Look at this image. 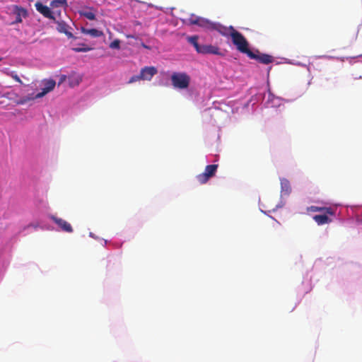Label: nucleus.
<instances>
[{
    "label": "nucleus",
    "instance_id": "7ed1b4c3",
    "mask_svg": "<svg viewBox=\"0 0 362 362\" xmlns=\"http://www.w3.org/2000/svg\"><path fill=\"white\" fill-rule=\"evenodd\" d=\"M240 52L247 54L248 57L252 59H256L259 62L264 64H269L273 62V57L267 54H255L249 49V42L246 41L243 45V47L238 50Z\"/></svg>",
    "mask_w": 362,
    "mask_h": 362
},
{
    "label": "nucleus",
    "instance_id": "1a4fd4ad",
    "mask_svg": "<svg viewBox=\"0 0 362 362\" xmlns=\"http://www.w3.org/2000/svg\"><path fill=\"white\" fill-rule=\"evenodd\" d=\"M54 223L60 228V229L66 233H72L73 228L69 223L65 220L52 216L50 217Z\"/></svg>",
    "mask_w": 362,
    "mask_h": 362
},
{
    "label": "nucleus",
    "instance_id": "39448f33",
    "mask_svg": "<svg viewBox=\"0 0 362 362\" xmlns=\"http://www.w3.org/2000/svg\"><path fill=\"white\" fill-rule=\"evenodd\" d=\"M218 165L212 164L206 166L204 172L197 176V180L200 184H205L208 180L214 177L216 173Z\"/></svg>",
    "mask_w": 362,
    "mask_h": 362
},
{
    "label": "nucleus",
    "instance_id": "dca6fc26",
    "mask_svg": "<svg viewBox=\"0 0 362 362\" xmlns=\"http://www.w3.org/2000/svg\"><path fill=\"white\" fill-rule=\"evenodd\" d=\"M71 49L76 52H86L93 49L92 47H88L84 43H80L76 47H73Z\"/></svg>",
    "mask_w": 362,
    "mask_h": 362
},
{
    "label": "nucleus",
    "instance_id": "0eeeda50",
    "mask_svg": "<svg viewBox=\"0 0 362 362\" xmlns=\"http://www.w3.org/2000/svg\"><path fill=\"white\" fill-rule=\"evenodd\" d=\"M157 72V69L154 66H145L141 69L140 78H141L142 80L150 81Z\"/></svg>",
    "mask_w": 362,
    "mask_h": 362
},
{
    "label": "nucleus",
    "instance_id": "423d86ee",
    "mask_svg": "<svg viewBox=\"0 0 362 362\" xmlns=\"http://www.w3.org/2000/svg\"><path fill=\"white\" fill-rule=\"evenodd\" d=\"M187 21L189 25H197L201 28L209 30L213 23V22L210 21L209 20L197 16L194 14H191Z\"/></svg>",
    "mask_w": 362,
    "mask_h": 362
},
{
    "label": "nucleus",
    "instance_id": "9b49d317",
    "mask_svg": "<svg viewBox=\"0 0 362 362\" xmlns=\"http://www.w3.org/2000/svg\"><path fill=\"white\" fill-rule=\"evenodd\" d=\"M321 214L315 215L313 216V220L317 223V225L321 226L327 223H329L332 221V219L330 218L332 216L327 212H321Z\"/></svg>",
    "mask_w": 362,
    "mask_h": 362
},
{
    "label": "nucleus",
    "instance_id": "20e7f679",
    "mask_svg": "<svg viewBox=\"0 0 362 362\" xmlns=\"http://www.w3.org/2000/svg\"><path fill=\"white\" fill-rule=\"evenodd\" d=\"M170 79L172 85L175 88L185 89L190 83V76L185 72H174Z\"/></svg>",
    "mask_w": 362,
    "mask_h": 362
},
{
    "label": "nucleus",
    "instance_id": "9d476101",
    "mask_svg": "<svg viewBox=\"0 0 362 362\" xmlns=\"http://www.w3.org/2000/svg\"><path fill=\"white\" fill-rule=\"evenodd\" d=\"M13 12L16 15V23H19L22 22L23 18H25L28 16V11L25 8L14 5L13 6Z\"/></svg>",
    "mask_w": 362,
    "mask_h": 362
},
{
    "label": "nucleus",
    "instance_id": "a878e982",
    "mask_svg": "<svg viewBox=\"0 0 362 362\" xmlns=\"http://www.w3.org/2000/svg\"><path fill=\"white\" fill-rule=\"evenodd\" d=\"M1 60H2V58H1V57H0V62H1Z\"/></svg>",
    "mask_w": 362,
    "mask_h": 362
},
{
    "label": "nucleus",
    "instance_id": "a211bd4d",
    "mask_svg": "<svg viewBox=\"0 0 362 362\" xmlns=\"http://www.w3.org/2000/svg\"><path fill=\"white\" fill-rule=\"evenodd\" d=\"M80 15L86 17L87 19L93 21L95 19V14L90 11H83L80 12Z\"/></svg>",
    "mask_w": 362,
    "mask_h": 362
},
{
    "label": "nucleus",
    "instance_id": "f3484780",
    "mask_svg": "<svg viewBox=\"0 0 362 362\" xmlns=\"http://www.w3.org/2000/svg\"><path fill=\"white\" fill-rule=\"evenodd\" d=\"M188 41L189 43H191L195 48L196 51L199 52V49L201 48L202 45H199L198 43V37L196 35L189 37L188 38Z\"/></svg>",
    "mask_w": 362,
    "mask_h": 362
},
{
    "label": "nucleus",
    "instance_id": "2eb2a0df",
    "mask_svg": "<svg viewBox=\"0 0 362 362\" xmlns=\"http://www.w3.org/2000/svg\"><path fill=\"white\" fill-rule=\"evenodd\" d=\"M66 6V0H54L50 3V7H52V9H65Z\"/></svg>",
    "mask_w": 362,
    "mask_h": 362
},
{
    "label": "nucleus",
    "instance_id": "f03ea898",
    "mask_svg": "<svg viewBox=\"0 0 362 362\" xmlns=\"http://www.w3.org/2000/svg\"><path fill=\"white\" fill-rule=\"evenodd\" d=\"M210 30H216L224 37H230L233 44L238 50L243 47V45L247 40L241 33L236 30L232 25L226 27L220 23L213 22Z\"/></svg>",
    "mask_w": 362,
    "mask_h": 362
},
{
    "label": "nucleus",
    "instance_id": "393cba45",
    "mask_svg": "<svg viewBox=\"0 0 362 362\" xmlns=\"http://www.w3.org/2000/svg\"><path fill=\"white\" fill-rule=\"evenodd\" d=\"M357 35H358V30L356 32V34H355V35L354 37V40H355L356 39Z\"/></svg>",
    "mask_w": 362,
    "mask_h": 362
},
{
    "label": "nucleus",
    "instance_id": "5701e85b",
    "mask_svg": "<svg viewBox=\"0 0 362 362\" xmlns=\"http://www.w3.org/2000/svg\"><path fill=\"white\" fill-rule=\"evenodd\" d=\"M45 95V88H43L42 90V91L40 93H37V95H35V97L28 98V100L41 98V97L44 96Z\"/></svg>",
    "mask_w": 362,
    "mask_h": 362
},
{
    "label": "nucleus",
    "instance_id": "4468645a",
    "mask_svg": "<svg viewBox=\"0 0 362 362\" xmlns=\"http://www.w3.org/2000/svg\"><path fill=\"white\" fill-rule=\"evenodd\" d=\"M81 32L86 35H90V36L93 37H98L103 35V33L101 30H99L95 28H91V29H86L84 28H81Z\"/></svg>",
    "mask_w": 362,
    "mask_h": 362
},
{
    "label": "nucleus",
    "instance_id": "aec40b11",
    "mask_svg": "<svg viewBox=\"0 0 362 362\" xmlns=\"http://www.w3.org/2000/svg\"><path fill=\"white\" fill-rule=\"evenodd\" d=\"M35 7H36V9L40 13H42L43 16H45V5H44L43 4L40 3V2H37L35 4Z\"/></svg>",
    "mask_w": 362,
    "mask_h": 362
},
{
    "label": "nucleus",
    "instance_id": "4be33fe9",
    "mask_svg": "<svg viewBox=\"0 0 362 362\" xmlns=\"http://www.w3.org/2000/svg\"><path fill=\"white\" fill-rule=\"evenodd\" d=\"M141 77V74H139V75H135V76H133L130 78L129 81V83H134L136 81H138L139 80H142Z\"/></svg>",
    "mask_w": 362,
    "mask_h": 362
},
{
    "label": "nucleus",
    "instance_id": "b1692460",
    "mask_svg": "<svg viewBox=\"0 0 362 362\" xmlns=\"http://www.w3.org/2000/svg\"><path fill=\"white\" fill-rule=\"evenodd\" d=\"M11 76L12 77V78H13L16 81L20 83H22V81L21 80V78H19V76L15 73V72H11Z\"/></svg>",
    "mask_w": 362,
    "mask_h": 362
},
{
    "label": "nucleus",
    "instance_id": "ddd939ff",
    "mask_svg": "<svg viewBox=\"0 0 362 362\" xmlns=\"http://www.w3.org/2000/svg\"><path fill=\"white\" fill-rule=\"evenodd\" d=\"M281 193L284 195H288L291 192V187L289 181L286 178L281 179Z\"/></svg>",
    "mask_w": 362,
    "mask_h": 362
},
{
    "label": "nucleus",
    "instance_id": "6ab92c4d",
    "mask_svg": "<svg viewBox=\"0 0 362 362\" xmlns=\"http://www.w3.org/2000/svg\"><path fill=\"white\" fill-rule=\"evenodd\" d=\"M55 85L56 82L53 79L47 80V93L52 90Z\"/></svg>",
    "mask_w": 362,
    "mask_h": 362
},
{
    "label": "nucleus",
    "instance_id": "412c9836",
    "mask_svg": "<svg viewBox=\"0 0 362 362\" xmlns=\"http://www.w3.org/2000/svg\"><path fill=\"white\" fill-rule=\"evenodd\" d=\"M110 47L112 49H119L120 48V40L116 39L110 44Z\"/></svg>",
    "mask_w": 362,
    "mask_h": 362
},
{
    "label": "nucleus",
    "instance_id": "f8f14e48",
    "mask_svg": "<svg viewBox=\"0 0 362 362\" xmlns=\"http://www.w3.org/2000/svg\"><path fill=\"white\" fill-rule=\"evenodd\" d=\"M307 211L310 212H327V214H329L330 216H334L335 215V210L333 209L332 207H319L316 206H311L307 208Z\"/></svg>",
    "mask_w": 362,
    "mask_h": 362
},
{
    "label": "nucleus",
    "instance_id": "f257e3e1",
    "mask_svg": "<svg viewBox=\"0 0 362 362\" xmlns=\"http://www.w3.org/2000/svg\"><path fill=\"white\" fill-rule=\"evenodd\" d=\"M64 9L55 8L47 6V18L50 20L49 25L50 27L55 28L58 32L65 34L69 38L76 39V37L69 31V25L62 20V11Z\"/></svg>",
    "mask_w": 362,
    "mask_h": 362
},
{
    "label": "nucleus",
    "instance_id": "6e6552de",
    "mask_svg": "<svg viewBox=\"0 0 362 362\" xmlns=\"http://www.w3.org/2000/svg\"><path fill=\"white\" fill-rule=\"evenodd\" d=\"M198 53L203 54H212L220 56L223 55L217 46L211 45H202Z\"/></svg>",
    "mask_w": 362,
    "mask_h": 362
}]
</instances>
